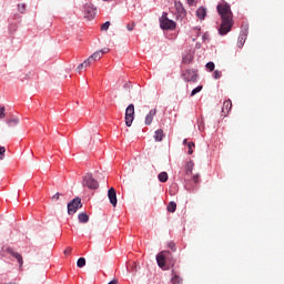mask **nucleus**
Instances as JSON below:
<instances>
[{
    "instance_id": "nucleus-36",
    "label": "nucleus",
    "mask_w": 284,
    "mask_h": 284,
    "mask_svg": "<svg viewBox=\"0 0 284 284\" xmlns=\"http://www.w3.org/2000/svg\"><path fill=\"white\" fill-rule=\"evenodd\" d=\"M6 109L0 106V118L3 119L6 116L4 114Z\"/></svg>"
},
{
    "instance_id": "nucleus-1",
    "label": "nucleus",
    "mask_w": 284,
    "mask_h": 284,
    "mask_svg": "<svg viewBox=\"0 0 284 284\" xmlns=\"http://www.w3.org/2000/svg\"><path fill=\"white\" fill-rule=\"evenodd\" d=\"M219 14L222 18V24L220 27V34L226 36L233 27V13L231 11L230 4L227 2H220L217 4Z\"/></svg>"
},
{
    "instance_id": "nucleus-30",
    "label": "nucleus",
    "mask_w": 284,
    "mask_h": 284,
    "mask_svg": "<svg viewBox=\"0 0 284 284\" xmlns=\"http://www.w3.org/2000/svg\"><path fill=\"white\" fill-rule=\"evenodd\" d=\"M6 153V149L0 145V160H3Z\"/></svg>"
},
{
    "instance_id": "nucleus-3",
    "label": "nucleus",
    "mask_w": 284,
    "mask_h": 284,
    "mask_svg": "<svg viewBox=\"0 0 284 284\" xmlns=\"http://www.w3.org/2000/svg\"><path fill=\"white\" fill-rule=\"evenodd\" d=\"M160 26L163 30H175L176 22H174V20H170V18H168V13L164 12L160 18Z\"/></svg>"
},
{
    "instance_id": "nucleus-16",
    "label": "nucleus",
    "mask_w": 284,
    "mask_h": 284,
    "mask_svg": "<svg viewBox=\"0 0 284 284\" xmlns=\"http://www.w3.org/2000/svg\"><path fill=\"white\" fill-rule=\"evenodd\" d=\"M193 169H194V162L193 161L187 162L185 165L186 175H191L193 172Z\"/></svg>"
},
{
    "instance_id": "nucleus-29",
    "label": "nucleus",
    "mask_w": 284,
    "mask_h": 284,
    "mask_svg": "<svg viewBox=\"0 0 284 284\" xmlns=\"http://www.w3.org/2000/svg\"><path fill=\"white\" fill-rule=\"evenodd\" d=\"M206 68L212 72V71H214V69H215V64H214L213 62H209V63L206 64Z\"/></svg>"
},
{
    "instance_id": "nucleus-8",
    "label": "nucleus",
    "mask_w": 284,
    "mask_h": 284,
    "mask_svg": "<svg viewBox=\"0 0 284 284\" xmlns=\"http://www.w3.org/2000/svg\"><path fill=\"white\" fill-rule=\"evenodd\" d=\"M6 251H7L11 256H13L16 260H18L19 265H20V268H21L22 265H23L22 255L19 254L18 252H16V251H14L13 248H11V247H8Z\"/></svg>"
},
{
    "instance_id": "nucleus-14",
    "label": "nucleus",
    "mask_w": 284,
    "mask_h": 284,
    "mask_svg": "<svg viewBox=\"0 0 284 284\" xmlns=\"http://www.w3.org/2000/svg\"><path fill=\"white\" fill-rule=\"evenodd\" d=\"M93 62L90 60V58L88 60H85L82 64H80L78 68H77V72L78 73H81V71L83 69H88Z\"/></svg>"
},
{
    "instance_id": "nucleus-28",
    "label": "nucleus",
    "mask_w": 284,
    "mask_h": 284,
    "mask_svg": "<svg viewBox=\"0 0 284 284\" xmlns=\"http://www.w3.org/2000/svg\"><path fill=\"white\" fill-rule=\"evenodd\" d=\"M183 62L185 64H190L192 62V58L190 55H186V57L183 58Z\"/></svg>"
},
{
    "instance_id": "nucleus-37",
    "label": "nucleus",
    "mask_w": 284,
    "mask_h": 284,
    "mask_svg": "<svg viewBox=\"0 0 284 284\" xmlns=\"http://www.w3.org/2000/svg\"><path fill=\"white\" fill-rule=\"evenodd\" d=\"M193 181H194L195 183H199V182H200V175H199V174L194 175V176H193Z\"/></svg>"
},
{
    "instance_id": "nucleus-40",
    "label": "nucleus",
    "mask_w": 284,
    "mask_h": 284,
    "mask_svg": "<svg viewBox=\"0 0 284 284\" xmlns=\"http://www.w3.org/2000/svg\"><path fill=\"white\" fill-rule=\"evenodd\" d=\"M175 7L179 10V8L182 7L181 2H175Z\"/></svg>"
},
{
    "instance_id": "nucleus-9",
    "label": "nucleus",
    "mask_w": 284,
    "mask_h": 284,
    "mask_svg": "<svg viewBox=\"0 0 284 284\" xmlns=\"http://www.w3.org/2000/svg\"><path fill=\"white\" fill-rule=\"evenodd\" d=\"M108 196L110 199L111 204L115 207L118 204V199H116V191L113 187H111L108 191Z\"/></svg>"
},
{
    "instance_id": "nucleus-32",
    "label": "nucleus",
    "mask_w": 284,
    "mask_h": 284,
    "mask_svg": "<svg viewBox=\"0 0 284 284\" xmlns=\"http://www.w3.org/2000/svg\"><path fill=\"white\" fill-rule=\"evenodd\" d=\"M221 77H222V72L216 70V71L214 72V78H215L216 80H219Z\"/></svg>"
},
{
    "instance_id": "nucleus-10",
    "label": "nucleus",
    "mask_w": 284,
    "mask_h": 284,
    "mask_svg": "<svg viewBox=\"0 0 284 284\" xmlns=\"http://www.w3.org/2000/svg\"><path fill=\"white\" fill-rule=\"evenodd\" d=\"M231 110H232V101L231 100L224 101V104L222 105V114L226 116Z\"/></svg>"
},
{
    "instance_id": "nucleus-21",
    "label": "nucleus",
    "mask_w": 284,
    "mask_h": 284,
    "mask_svg": "<svg viewBox=\"0 0 284 284\" xmlns=\"http://www.w3.org/2000/svg\"><path fill=\"white\" fill-rule=\"evenodd\" d=\"M176 207H178V205H176L175 202H170L169 205H168V211L170 213H174L176 211Z\"/></svg>"
},
{
    "instance_id": "nucleus-34",
    "label": "nucleus",
    "mask_w": 284,
    "mask_h": 284,
    "mask_svg": "<svg viewBox=\"0 0 284 284\" xmlns=\"http://www.w3.org/2000/svg\"><path fill=\"white\" fill-rule=\"evenodd\" d=\"M169 247H170L173 252L176 251L175 243H173V242H170V243H169Z\"/></svg>"
},
{
    "instance_id": "nucleus-27",
    "label": "nucleus",
    "mask_w": 284,
    "mask_h": 284,
    "mask_svg": "<svg viewBox=\"0 0 284 284\" xmlns=\"http://www.w3.org/2000/svg\"><path fill=\"white\" fill-rule=\"evenodd\" d=\"M110 24H111V22H104V23L102 24V27H101V30H102V31H108L109 28H110Z\"/></svg>"
},
{
    "instance_id": "nucleus-24",
    "label": "nucleus",
    "mask_w": 284,
    "mask_h": 284,
    "mask_svg": "<svg viewBox=\"0 0 284 284\" xmlns=\"http://www.w3.org/2000/svg\"><path fill=\"white\" fill-rule=\"evenodd\" d=\"M18 11L20 13H24L26 12V4L23 2H21L20 4H18Z\"/></svg>"
},
{
    "instance_id": "nucleus-20",
    "label": "nucleus",
    "mask_w": 284,
    "mask_h": 284,
    "mask_svg": "<svg viewBox=\"0 0 284 284\" xmlns=\"http://www.w3.org/2000/svg\"><path fill=\"white\" fill-rule=\"evenodd\" d=\"M79 221L81 223H88L89 222V215L87 213H80L79 214Z\"/></svg>"
},
{
    "instance_id": "nucleus-38",
    "label": "nucleus",
    "mask_w": 284,
    "mask_h": 284,
    "mask_svg": "<svg viewBox=\"0 0 284 284\" xmlns=\"http://www.w3.org/2000/svg\"><path fill=\"white\" fill-rule=\"evenodd\" d=\"M60 195H61L60 193H57L55 195L52 196V200L58 201L60 199Z\"/></svg>"
},
{
    "instance_id": "nucleus-15",
    "label": "nucleus",
    "mask_w": 284,
    "mask_h": 284,
    "mask_svg": "<svg viewBox=\"0 0 284 284\" xmlns=\"http://www.w3.org/2000/svg\"><path fill=\"white\" fill-rule=\"evenodd\" d=\"M85 13L88 14L87 17L90 18V19H93L97 14V9H94V7H90L88 6L85 8Z\"/></svg>"
},
{
    "instance_id": "nucleus-23",
    "label": "nucleus",
    "mask_w": 284,
    "mask_h": 284,
    "mask_svg": "<svg viewBox=\"0 0 284 284\" xmlns=\"http://www.w3.org/2000/svg\"><path fill=\"white\" fill-rule=\"evenodd\" d=\"M245 40H246V37H243V36L240 37L237 39V47L242 48L244 45V43H245Z\"/></svg>"
},
{
    "instance_id": "nucleus-5",
    "label": "nucleus",
    "mask_w": 284,
    "mask_h": 284,
    "mask_svg": "<svg viewBox=\"0 0 284 284\" xmlns=\"http://www.w3.org/2000/svg\"><path fill=\"white\" fill-rule=\"evenodd\" d=\"M134 114H135L134 105L130 104L126 108V111H125V124H126V126L130 128L132 125L133 120H134Z\"/></svg>"
},
{
    "instance_id": "nucleus-12",
    "label": "nucleus",
    "mask_w": 284,
    "mask_h": 284,
    "mask_svg": "<svg viewBox=\"0 0 284 284\" xmlns=\"http://www.w3.org/2000/svg\"><path fill=\"white\" fill-rule=\"evenodd\" d=\"M156 113H158L156 109H153V110L150 111V113L145 118V124L146 125H151L152 124L153 119L156 115Z\"/></svg>"
},
{
    "instance_id": "nucleus-18",
    "label": "nucleus",
    "mask_w": 284,
    "mask_h": 284,
    "mask_svg": "<svg viewBox=\"0 0 284 284\" xmlns=\"http://www.w3.org/2000/svg\"><path fill=\"white\" fill-rule=\"evenodd\" d=\"M101 58H102V53L99 52V51H97L94 54H92V55L89 58V60H91V62L93 63V62L100 60Z\"/></svg>"
},
{
    "instance_id": "nucleus-13",
    "label": "nucleus",
    "mask_w": 284,
    "mask_h": 284,
    "mask_svg": "<svg viewBox=\"0 0 284 284\" xmlns=\"http://www.w3.org/2000/svg\"><path fill=\"white\" fill-rule=\"evenodd\" d=\"M207 14L205 7H200L196 11V16L200 20H204Z\"/></svg>"
},
{
    "instance_id": "nucleus-35",
    "label": "nucleus",
    "mask_w": 284,
    "mask_h": 284,
    "mask_svg": "<svg viewBox=\"0 0 284 284\" xmlns=\"http://www.w3.org/2000/svg\"><path fill=\"white\" fill-rule=\"evenodd\" d=\"M99 52H101V53H102V57H103L104 54H106V53L110 52V49L104 48V49L100 50Z\"/></svg>"
},
{
    "instance_id": "nucleus-39",
    "label": "nucleus",
    "mask_w": 284,
    "mask_h": 284,
    "mask_svg": "<svg viewBox=\"0 0 284 284\" xmlns=\"http://www.w3.org/2000/svg\"><path fill=\"white\" fill-rule=\"evenodd\" d=\"M72 248L68 247L65 251H64V254L65 255H69L71 253Z\"/></svg>"
},
{
    "instance_id": "nucleus-17",
    "label": "nucleus",
    "mask_w": 284,
    "mask_h": 284,
    "mask_svg": "<svg viewBox=\"0 0 284 284\" xmlns=\"http://www.w3.org/2000/svg\"><path fill=\"white\" fill-rule=\"evenodd\" d=\"M164 136H165V135H164L163 130H158V131L155 132L154 139H155L156 142H161Z\"/></svg>"
},
{
    "instance_id": "nucleus-31",
    "label": "nucleus",
    "mask_w": 284,
    "mask_h": 284,
    "mask_svg": "<svg viewBox=\"0 0 284 284\" xmlns=\"http://www.w3.org/2000/svg\"><path fill=\"white\" fill-rule=\"evenodd\" d=\"M126 28L129 31H133V29L135 28V23L131 22V23L126 24Z\"/></svg>"
},
{
    "instance_id": "nucleus-26",
    "label": "nucleus",
    "mask_w": 284,
    "mask_h": 284,
    "mask_svg": "<svg viewBox=\"0 0 284 284\" xmlns=\"http://www.w3.org/2000/svg\"><path fill=\"white\" fill-rule=\"evenodd\" d=\"M202 89H203V87H202V85H200V87H197L196 89H194V90L192 91V93H191V97L196 95L199 92H201V91H202Z\"/></svg>"
},
{
    "instance_id": "nucleus-7",
    "label": "nucleus",
    "mask_w": 284,
    "mask_h": 284,
    "mask_svg": "<svg viewBox=\"0 0 284 284\" xmlns=\"http://www.w3.org/2000/svg\"><path fill=\"white\" fill-rule=\"evenodd\" d=\"M184 80L187 82H196L197 81V72L194 70H186L183 74Z\"/></svg>"
},
{
    "instance_id": "nucleus-19",
    "label": "nucleus",
    "mask_w": 284,
    "mask_h": 284,
    "mask_svg": "<svg viewBox=\"0 0 284 284\" xmlns=\"http://www.w3.org/2000/svg\"><path fill=\"white\" fill-rule=\"evenodd\" d=\"M159 180H160V182H162V183L168 182V180H169V174H168L166 172L160 173V174H159Z\"/></svg>"
},
{
    "instance_id": "nucleus-41",
    "label": "nucleus",
    "mask_w": 284,
    "mask_h": 284,
    "mask_svg": "<svg viewBox=\"0 0 284 284\" xmlns=\"http://www.w3.org/2000/svg\"><path fill=\"white\" fill-rule=\"evenodd\" d=\"M187 2H189L190 6H193L195 0H187Z\"/></svg>"
},
{
    "instance_id": "nucleus-2",
    "label": "nucleus",
    "mask_w": 284,
    "mask_h": 284,
    "mask_svg": "<svg viewBox=\"0 0 284 284\" xmlns=\"http://www.w3.org/2000/svg\"><path fill=\"white\" fill-rule=\"evenodd\" d=\"M156 262L164 271H168L175 265V260L173 258L172 253L169 251L160 252L156 256Z\"/></svg>"
},
{
    "instance_id": "nucleus-42",
    "label": "nucleus",
    "mask_w": 284,
    "mask_h": 284,
    "mask_svg": "<svg viewBox=\"0 0 284 284\" xmlns=\"http://www.w3.org/2000/svg\"><path fill=\"white\" fill-rule=\"evenodd\" d=\"M109 284H118V280H113Z\"/></svg>"
},
{
    "instance_id": "nucleus-22",
    "label": "nucleus",
    "mask_w": 284,
    "mask_h": 284,
    "mask_svg": "<svg viewBox=\"0 0 284 284\" xmlns=\"http://www.w3.org/2000/svg\"><path fill=\"white\" fill-rule=\"evenodd\" d=\"M85 263H87L85 258L84 257H80L78 260L77 265H78V267L82 268L83 266H85Z\"/></svg>"
},
{
    "instance_id": "nucleus-11",
    "label": "nucleus",
    "mask_w": 284,
    "mask_h": 284,
    "mask_svg": "<svg viewBox=\"0 0 284 284\" xmlns=\"http://www.w3.org/2000/svg\"><path fill=\"white\" fill-rule=\"evenodd\" d=\"M171 282L172 284H183V278L180 276V274L175 270H172Z\"/></svg>"
},
{
    "instance_id": "nucleus-6",
    "label": "nucleus",
    "mask_w": 284,
    "mask_h": 284,
    "mask_svg": "<svg viewBox=\"0 0 284 284\" xmlns=\"http://www.w3.org/2000/svg\"><path fill=\"white\" fill-rule=\"evenodd\" d=\"M81 207H82L81 199L77 197L68 204V213L72 215Z\"/></svg>"
},
{
    "instance_id": "nucleus-4",
    "label": "nucleus",
    "mask_w": 284,
    "mask_h": 284,
    "mask_svg": "<svg viewBox=\"0 0 284 284\" xmlns=\"http://www.w3.org/2000/svg\"><path fill=\"white\" fill-rule=\"evenodd\" d=\"M83 186L89 187L90 190H97L99 187V183L93 179L92 174L88 173L82 182Z\"/></svg>"
},
{
    "instance_id": "nucleus-25",
    "label": "nucleus",
    "mask_w": 284,
    "mask_h": 284,
    "mask_svg": "<svg viewBox=\"0 0 284 284\" xmlns=\"http://www.w3.org/2000/svg\"><path fill=\"white\" fill-rule=\"evenodd\" d=\"M187 148H189V154L190 155H192L193 154V149L195 148V144L193 143V142H190L189 144H187Z\"/></svg>"
},
{
    "instance_id": "nucleus-33",
    "label": "nucleus",
    "mask_w": 284,
    "mask_h": 284,
    "mask_svg": "<svg viewBox=\"0 0 284 284\" xmlns=\"http://www.w3.org/2000/svg\"><path fill=\"white\" fill-rule=\"evenodd\" d=\"M18 123H19L18 120H10V121H8V124H9L10 126L17 125Z\"/></svg>"
},
{
    "instance_id": "nucleus-43",
    "label": "nucleus",
    "mask_w": 284,
    "mask_h": 284,
    "mask_svg": "<svg viewBox=\"0 0 284 284\" xmlns=\"http://www.w3.org/2000/svg\"><path fill=\"white\" fill-rule=\"evenodd\" d=\"M183 144H184V145H189V142H187L186 139L183 141Z\"/></svg>"
}]
</instances>
